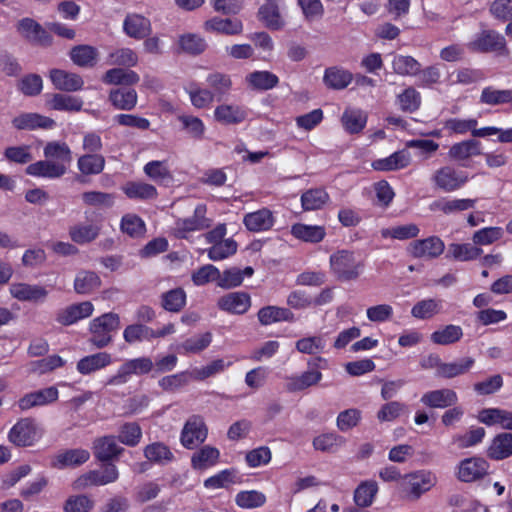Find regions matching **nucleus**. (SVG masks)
Listing matches in <instances>:
<instances>
[{"mask_svg":"<svg viewBox=\"0 0 512 512\" xmlns=\"http://www.w3.org/2000/svg\"><path fill=\"white\" fill-rule=\"evenodd\" d=\"M119 478V471L113 463H105L100 470H91L76 479L74 485L76 488H86L88 486H104L114 483Z\"/></svg>","mask_w":512,"mask_h":512,"instance_id":"obj_6","label":"nucleus"},{"mask_svg":"<svg viewBox=\"0 0 512 512\" xmlns=\"http://www.w3.org/2000/svg\"><path fill=\"white\" fill-rule=\"evenodd\" d=\"M143 452L148 461L158 465H165L174 459L170 448L162 442L147 445Z\"/></svg>","mask_w":512,"mask_h":512,"instance_id":"obj_46","label":"nucleus"},{"mask_svg":"<svg viewBox=\"0 0 512 512\" xmlns=\"http://www.w3.org/2000/svg\"><path fill=\"white\" fill-rule=\"evenodd\" d=\"M482 253L483 250L474 243H452L448 246L446 257L466 262L477 259Z\"/></svg>","mask_w":512,"mask_h":512,"instance_id":"obj_40","label":"nucleus"},{"mask_svg":"<svg viewBox=\"0 0 512 512\" xmlns=\"http://www.w3.org/2000/svg\"><path fill=\"white\" fill-rule=\"evenodd\" d=\"M259 18L265 26L272 30H279L283 27L278 7V0H266L259 9Z\"/></svg>","mask_w":512,"mask_h":512,"instance_id":"obj_38","label":"nucleus"},{"mask_svg":"<svg viewBox=\"0 0 512 512\" xmlns=\"http://www.w3.org/2000/svg\"><path fill=\"white\" fill-rule=\"evenodd\" d=\"M441 308V301L435 299H425L417 302L412 310L411 314L417 319H429L435 314L439 313Z\"/></svg>","mask_w":512,"mask_h":512,"instance_id":"obj_63","label":"nucleus"},{"mask_svg":"<svg viewBox=\"0 0 512 512\" xmlns=\"http://www.w3.org/2000/svg\"><path fill=\"white\" fill-rule=\"evenodd\" d=\"M142 438V429L136 422H127L120 426L117 439L128 447L137 446Z\"/></svg>","mask_w":512,"mask_h":512,"instance_id":"obj_59","label":"nucleus"},{"mask_svg":"<svg viewBox=\"0 0 512 512\" xmlns=\"http://www.w3.org/2000/svg\"><path fill=\"white\" fill-rule=\"evenodd\" d=\"M122 190L128 198L136 200H153L158 196L155 186L140 181L127 182Z\"/></svg>","mask_w":512,"mask_h":512,"instance_id":"obj_36","label":"nucleus"},{"mask_svg":"<svg viewBox=\"0 0 512 512\" xmlns=\"http://www.w3.org/2000/svg\"><path fill=\"white\" fill-rule=\"evenodd\" d=\"M208 434L207 426L199 415H192L184 424L180 441L187 449H193L203 443Z\"/></svg>","mask_w":512,"mask_h":512,"instance_id":"obj_9","label":"nucleus"},{"mask_svg":"<svg viewBox=\"0 0 512 512\" xmlns=\"http://www.w3.org/2000/svg\"><path fill=\"white\" fill-rule=\"evenodd\" d=\"M204 28L208 32L237 35L242 32L243 25L238 19L213 17L204 23Z\"/></svg>","mask_w":512,"mask_h":512,"instance_id":"obj_31","label":"nucleus"},{"mask_svg":"<svg viewBox=\"0 0 512 512\" xmlns=\"http://www.w3.org/2000/svg\"><path fill=\"white\" fill-rule=\"evenodd\" d=\"M93 311L94 306L90 301L72 304L58 311L56 321L61 325L69 326L91 316Z\"/></svg>","mask_w":512,"mask_h":512,"instance_id":"obj_16","label":"nucleus"},{"mask_svg":"<svg viewBox=\"0 0 512 512\" xmlns=\"http://www.w3.org/2000/svg\"><path fill=\"white\" fill-rule=\"evenodd\" d=\"M291 234L301 241L318 243L324 239L326 231L323 226L296 223L291 227Z\"/></svg>","mask_w":512,"mask_h":512,"instance_id":"obj_37","label":"nucleus"},{"mask_svg":"<svg viewBox=\"0 0 512 512\" xmlns=\"http://www.w3.org/2000/svg\"><path fill=\"white\" fill-rule=\"evenodd\" d=\"M50 79L56 89L66 92L79 91L84 85L81 76L62 69H52Z\"/></svg>","mask_w":512,"mask_h":512,"instance_id":"obj_22","label":"nucleus"},{"mask_svg":"<svg viewBox=\"0 0 512 512\" xmlns=\"http://www.w3.org/2000/svg\"><path fill=\"white\" fill-rule=\"evenodd\" d=\"M123 337L128 343H135L137 341L154 339V329L141 324H132L125 328Z\"/></svg>","mask_w":512,"mask_h":512,"instance_id":"obj_62","label":"nucleus"},{"mask_svg":"<svg viewBox=\"0 0 512 512\" xmlns=\"http://www.w3.org/2000/svg\"><path fill=\"white\" fill-rule=\"evenodd\" d=\"M243 222L250 231H266L273 226L274 217L270 210L263 208L256 212L246 214Z\"/></svg>","mask_w":512,"mask_h":512,"instance_id":"obj_34","label":"nucleus"},{"mask_svg":"<svg viewBox=\"0 0 512 512\" xmlns=\"http://www.w3.org/2000/svg\"><path fill=\"white\" fill-rule=\"evenodd\" d=\"M154 363L149 357H139L126 360L118 369L117 373L110 377L105 386H118L128 382L132 375H145L151 372Z\"/></svg>","mask_w":512,"mask_h":512,"instance_id":"obj_4","label":"nucleus"},{"mask_svg":"<svg viewBox=\"0 0 512 512\" xmlns=\"http://www.w3.org/2000/svg\"><path fill=\"white\" fill-rule=\"evenodd\" d=\"M330 269L337 280L345 282L358 279L364 263L353 252L340 250L330 256Z\"/></svg>","mask_w":512,"mask_h":512,"instance_id":"obj_1","label":"nucleus"},{"mask_svg":"<svg viewBox=\"0 0 512 512\" xmlns=\"http://www.w3.org/2000/svg\"><path fill=\"white\" fill-rule=\"evenodd\" d=\"M345 444V439L335 433H325L319 435L313 440V447L316 450L328 453H334Z\"/></svg>","mask_w":512,"mask_h":512,"instance_id":"obj_60","label":"nucleus"},{"mask_svg":"<svg viewBox=\"0 0 512 512\" xmlns=\"http://www.w3.org/2000/svg\"><path fill=\"white\" fill-rule=\"evenodd\" d=\"M93 454L103 463H110L118 459L125 449L117 444V438L113 435L98 437L93 441Z\"/></svg>","mask_w":512,"mask_h":512,"instance_id":"obj_12","label":"nucleus"},{"mask_svg":"<svg viewBox=\"0 0 512 512\" xmlns=\"http://www.w3.org/2000/svg\"><path fill=\"white\" fill-rule=\"evenodd\" d=\"M46 105L57 111L78 112L82 109L83 101L76 96L56 93L47 100Z\"/></svg>","mask_w":512,"mask_h":512,"instance_id":"obj_39","label":"nucleus"},{"mask_svg":"<svg viewBox=\"0 0 512 512\" xmlns=\"http://www.w3.org/2000/svg\"><path fill=\"white\" fill-rule=\"evenodd\" d=\"M13 126L18 130L52 129L55 121L52 118L38 113H22L12 120Z\"/></svg>","mask_w":512,"mask_h":512,"instance_id":"obj_23","label":"nucleus"},{"mask_svg":"<svg viewBox=\"0 0 512 512\" xmlns=\"http://www.w3.org/2000/svg\"><path fill=\"white\" fill-rule=\"evenodd\" d=\"M329 200V195L324 189H309L301 196L302 207L306 211L321 209Z\"/></svg>","mask_w":512,"mask_h":512,"instance_id":"obj_55","label":"nucleus"},{"mask_svg":"<svg viewBox=\"0 0 512 512\" xmlns=\"http://www.w3.org/2000/svg\"><path fill=\"white\" fill-rule=\"evenodd\" d=\"M143 171L146 176L158 184H169L173 180L166 161H150L145 164Z\"/></svg>","mask_w":512,"mask_h":512,"instance_id":"obj_44","label":"nucleus"},{"mask_svg":"<svg viewBox=\"0 0 512 512\" xmlns=\"http://www.w3.org/2000/svg\"><path fill=\"white\" fill-rule=\"evenodd\" d=\"M475 363L474 358L464 357L453 362H443L440 366L439 377L445 379H452L466 374L470 371Z\"/></svg>","mask_w":512,"mask_h":512,"instance_id":"obj_41","label":"nucleus"},{"mask_svg":"<svg viewBox=\"0 0 512 512\" xmlns=\"http://www.w3.org/2000/svg\"><path fill=\"white\" fill-rule=\"evenodd\" d=\"M467 46L473 52L508 54L504 36L494 30H483Z\"/></svg>","mask_w":512,"mask_h":512,"instance_id":"obj_5","label":"nucleus"},{"mask_svg":"<svg viewBox=\"0 0 512 512\" xmlns=\"http://www.w3.org/2000/svg\"><path fill=\"white\" fill-rule=\"evenodd\" d=\"M394 73L401 76H416L421 71V64L412 56L395 55L392 60Z\"/></svg>","mask_w":512,"mask_h":512,"instance_id":"obj_51","label":"nucleus"},{"mask_svg":"<svg viewBox=\"0 0 512 512\" xmlns=\"http://www.w3.org/2000/svg\"><path fill=\"white\" fill-rule=\"evenodd\" d=\"M123 30L131 38L144 39L151 33V22L140 14H128L123 22Z\"/></svg>","mask_w":512,"mask_h":512,"instance_id":"obj_25","label":"nucleus"},{"mask_svg":"<svg viewBox=\"0 0 512 512\" xmlns=\"http://www.w3.org/2000/svg\"><path fill=\"white\" fill-rule=\"evenodd\" d=\"M432 181L436 188L445 192H453L467 183L468 175L451 166H443L434 172Z\"/></svg>","mask_w":512,"mask_h":512,"instance_id":"obj_8","label":"nucleus"},{"mask_svg":"<svg viewBox=\"0 0 512 512\" xmlns=\"http://www.w3.org/2000/svg\"><path fill=\"white\" fill-rule=\"evenodd\" d=\"M341 122L347 132L356 134L364 129L367 116L359 109H347L341 117Z\"/></svg>","mask_w":512,"mask_h":512,"instance_id":"obj_52","label":"nucleus"},{"mask_svg":"<svg viewBox=\"0 0 512 512\" xmlns=\"http://www.w3.org/2000/svg\"><path fill=\"white\" fill-rule=\"evenodd\" d=\"M462 328L457 325H447L431 334V341L438 345H450L461 339Z\"/></svg>","mask_w":512,"mask_h":512,"instance_id":"obj_58","label":"nucleus"},{"mask_svg":"<svg viewBox=\"0 0 512 512\" xmlns=\"http://www.w3.org/2000/svg\"><path fill=\"white\" fill-rule=\"evenodd\" d=\"M101 286V279L93 271H79L74 280V290L77 294H90Z\"/></svg>","mask_w":512,"mask_h":512,"instance_id":"obj_43","label":"nucleus"},{"mask_svg":"<svg viewBox=\"0 0 512 512\" xmlns=\"http://www.w3.org/2000/svg\"><path fill=\"white\" fill-rule=\"evenodd\" d=\"M43 154L46 159L54 163H62L66 168L72 161V152L65 142H48L44 147Z\"/></svg>","mask_w":512,"mask_h":512,"instance_id":"obj_35","label":"nucleus"},{"mask_svg":"<svg viewBox=\"0 0 512 512\" xmlns=\"http://www.w3.org/2000/svg\"><path fill=\"white\" fill-rule=\"evenodd\" d=\"M207 85L211 88L212 94H215L216 101L220 102L229 93L232 87V81L229 75L220 72H214L207 76Z\"/></svg>","mask_w":512,"mask_h":512,"instance_id":"obj_45","label":"nucleus"},{"mask_svg":"<svg viewBox=\"0 0 512 512\" xmlns=\"http://www.w3.org/2000/svg\"><path fill=\"white\" fill-rule=\"evenodd\" d=\"M247 83L256 90H270L279 84V78L270 71H254L246 76Z\"/></svg>","mask_w":512,"mask_h":512,"instance_id":"obj_48","label":"nucleus"},{"mask_svg":"<svg viewBox=\"0 0 512 512\" xmlns=\"http://www.w3.org/2000/svg\"><path fill=\"white\" fill-rule=\"evenodd\" d=\"M489 469L488 462L481 457L466 458L457 466L456 477L459 481L470 483L483 478Z\"/></svg>","mask_w":512,"mask_h":512,"instance_id":"obj_11","label":"nucleus"},{"mask_svg":"<svg viewBox=\"0 0 512 512\" xmlns=\"http://www.w3.org/2000/svg\"><path fill=\"white\" fill-rule=\"evenodd\" d=\"M257 317L263 326L282 321L293 322L295 320L294 314L288 308L272 305L261 308L257 313Z\"/></svg>","mask_w":512,"mask_h":512,"instance_id":"obj_27","label":"nucleus"},{"mask_svg":"<svg viewBox=\"0 0 512 512\" xmlns=\"http://www.w3.org/2000/svg\"><path fill=\"white\" fill-rule=\"evenodd\" d=\"M512 455V433H500L494 437L487 449V456L492 460H503Z\"/></svg>","mask_w":512,"mask_h":512,"instance_id":"obj_28","label":"nucleus"},{"mask_svg":"<svg viewBox=\"0 0 512 512\" xmlns=\"http://www.w3.org/2000/svg\"><path fill=\"white\" fill-rule=\"evenodd\" d=\"M436 483L437 478L432 472L420 470L406 474L400 485L405 498L417 500L422 494L435 486Z\"/></svg>","mask_w":512,"mask_h":512,"instance_id":"obj_3","label":"nucleus"},{"mask_svg":"<svg viewBox=\"0 0 512 512\" xmlns=\"http://www.w3.org/2000/svg\"><path fill=\"white\" fill-rule=\"evenodd\" d=\"M82 200L88 206L110 208L114 204L115 196L112 193L87 191L82 194Z\"/></svg>","mask_w":512,"mask_h":512,"instance_id":"obj_64","label":"nucleus"},{"mask_svg":"<svg viewBox=\"0 0 512 512\" xmlns=\"http://www.w3.org/2000/svg\"><path fill=\"white\" fill-rule=\"evenodd\" d=\"M219 456L220 452L217 448L205 445L193 454L191 458L192 467L197 470H204L215 465Z\"/></svg>","mask_w":512,"mask_h":512,"instance_id":"obj_47","label":"nucleus"},{"mask_svg":"<svg viewBox=\"0 0 512 512\" xmlns=\"http://www.w3.org/2000/svg\"><path fill=\"white\" fill-rule=\"evenodd\" d=\"M318 362H325V360L318 357L315 360L309 361L308 366L311 369L303 372L300 376L290 377L286 389L289 392H297L318 384L322 379V373L316 369Z\"/></svg>","mask_w":512,"mask_h":512,"instance_id":"obj_13","label":"nucleus"},{"mask_svg":"<svg viewBox=\"0 0 512 512\" xmlns=\"http://www.w3.org/2000/svg\"><path fill=\"white\" fill-rule=\"evenodd\" d=\"M11 295L19 301L42 303L48 297V290L44 286L27 283H14L10 286Z\"/></svg>","mask_w":512,"mask_h":512,"instance_id":"obj_17","label":"nucleus"},{"mask_svg":"<svg viewBox=\"0 0 512 512\" xmlns=\"http://www.w3.org/2000/svg\"><path fill=\"white\" fill-rule=\"evenodd\" d=\"M220 310L231 314H244L251 306L250 295L243 291L231 292L220 297L217 301Z\"/></svg>","mask_w":512,"mask_h":512,"instance_id":"obj_15","label":"nucleus"},{"mask_svg":"<svg viewBox=\"0 0 512 512\" xmlns=\"http://www.w3.org/2000/svg\"><path fill=\"white\" fill-rule=\"evenodd\" d=\"M112 363V357L107 352H99L80 359L77 363V371L82 375H89Z\"/></svg>","mask_w":512,"mask_h":512,"instance_id":"obj_30","label":"nucleus"},{"mask_svg":"<svg viewBox=\"0 0 512 512\" xmlns=\"http://www.w3.org/2000/svg\"><path fill=\"white\" fill-rule=\"evenodd\" d=\"M214 117L220 123L235 125L246 119L247 112L238 105L222 104L216 107Z\"/></svg>","mask_w":512,"mask_h":512,"instance_id":"obj_33","label":"nucleus"},{"mask_svg":"<svg viewBox=\"0 0 512 512\" xmlns=\"http://www.w3.org/2000/svg\"><path fill=\"white\" fill-rule=\"evenodd\" d=\"M421 403L429 408H446L458 402V396L452 389L444 388L424 393Z\"/></svg>","mask_w":512,"mask_h":512,"instance_id":"obj_21","label":"nucleus"},{"mask_svg":"<svg viewBox=\"0 0 512 512\" xmlns=\"http://www.w3.org/2000/svg\"><path fill=\"white\" fill-rule=\"evenodd\" d=\"M411 162L409 151L403 149L397 151L387 158L378 159L372 162V167L377 171H393L407 167Z\"/></svg>","mask_w":512,"mask_h":512,"instance_id":"obj_29","label":"nucleus"},{"mask_svg":"<svg viewBox=\"0 0 512 512\" xmlns=\"http://www.w3.org/2000/svg\"><path fill=\"white\" fill-rule=\"evenodd\" d=\"M205 214L206 206L200 204L195 208L193 216L177 220L175 226L177 236L183 238L186 232L202 230L209 227V222L208 219L205 218Z\"/></svg>","mask_w":512,"mask_h":512,"instance_id":"obj_19","label":"nucleus"},{"mask_svg":"<svg viewBox=\"0 0 512 512\" xmlns=\"http://www.w3.org/2000/svg\"><path fill=\"white\" fill-rule=\"evenodd\" d=\"M186 305V293L178 287L171 289L161 295V306L169 312H180Z\"/></svg>","mask_w":512,"mask_h":512,"instance_id":"obj_53","label":"nucleus"},{"mask_svg":"<svg viewBox=\"0 0 512 512\" xmlns=\"http://www.w3.org/2000/svg\"><path fill=\"white\" fill-rule=\"evenodd\" d=\"M137 92L134 89L118 88L110 91L109 100L119 110H132L137 104Z\"/></svg>","mask_w":512,"mask_h":512,"instance_id":"obj_42","label":"nucleus"},{"mask_svg":"<svg viewBox=\"0 0 512 512\" xmlns=\"http://www.w3.org/2000/svg\"><path fill=\"white\" fill-rule=\"evenodd\" d=\"M377 492L378 485L375 481H364L354 492V502L358 507H369L372 505Z\"/></svg>","mask_w":512,"mask_h":512,"instance_id":"obj_54","label":"nucleus"},{"mask_svg":"<svg viewBox=\"0 0 512 512\" xmlns=\"http://www.w3.org/2000/svg\"><path fill=\"white\" fill-rule=\"evenodd\" d=\"M482 154L481 143L476 139H468L455 143L448 151L449 158L457 162H462L473 156Z\"/></svg>","mask_w":512,"mask_h":512,"instance_id":"obj_26","label":"nucleus"},{"mask_svg":"<svg viewBox=\"0 0 512 512\" xmlns=\"http://www.w3.org/2000/svg\"><path fill=\"white\" fill-rule=\"evenodd\" d=\"M70 57L80 67H92L96 63L97 50L89 45H79L71 50Z\"/></svg>","mask_w":512,"mask_h":512,"instance_id":"obj_57","label":"nucleus"},{"mask_svg":"<svg viewBox=\"0 0 512 512\" xmlns=\"http://www.w3.org/2000/svg\"><path fill=\"white\" fill-rule=\"evenodd\" d=\"M100 233L97 224H78L70 227L69 236L77 244H86L95 240Z\"/></svg>","mask_w":512,"mask_h":512,"instance_id":"obj_49","label":"nucleus"},{"mask_svg":"<svg viewBox=\"0 0 512 512\" xmlns=\"http://www.w3.org/2000/svg\"><path fill=\"white\" fill-rule=\"evenodd\" d=\"M120 318L116 313H105L90 323V343L97 348L106 347L111 341V333L119 328Z\"/></svg>","mask_w":512,"mask_h":512,"instance_id":"obj_2","label":"nucleus"},{"mask_svg":"<svg viewBox=\"0 0 512 512\" xmlns=\"http://www.w3.org/2000/svg\"><path fill=\"white\" fill-rule=\"evenodd\" d=\"M41 436L40 429L31 418L19 420L10 430L8 438L11 443L19 447L31 446Z\"/></svg>","mask_w":512,"mask_h":512,"instance_id":"obj_7","label":"nucleus"},{"mask_svg":"<svg viewBox=\"0 0 512 512\" xmlns=\"http://www.w3.org/2000/svg\"><path fill=\"white\" fill-rule=\"evenodd\" d=\"M25 172L27 175L34 177L58 179L66 173V167H64L62 163H54L53 161L45 158V160H39L35 163L29 164L26 167Z\"/></svg>","mask_w":512,"mask_h":512,"instance_id":"obj_20","label":"nucleus"},{"mask_svg":"<svg viewBox=\"0 0 512 512\" xmlns=\"http://www.w3.org/2000/svg\"><path fill=\"white\" fill-rule=\"evenodd\" d=\"M102 80L106 84L130 86L138 83L140 77L135 71L113 68L104 74Z\"/></svg>","mask_w":512,"mask_h":512,"instance_id":"obj_50","label":"nucleus"},{"mask_svg":"<svg viewBox=\"0 0 512 512\" xmlns=\"http://www.w3.org/2000/svg\"><path fill=\"white\" fill-rule=\"evenodd\" d=\"M17 32L27 41L40 46H50L52 36L34 19L25 17L16 24Z\"/></svg>","mask_w":512,"mask_h":512,"instance_id":"obj_10","label":"nucleus"},{"mask_svg":"<svg viewBox=\"0 0 512 512\" xmlns=\"http://www.w3.org/2000/svg\"><path fill=\"white\" fill-rule=\"evenodd\" d=\"M353 80V75L348 70L333 66L325 70L323 83L329 89L342 90Z\"/></svg>","mask_w":512,"mask_h":512,"instance_id":"obj_32","label":"nucleus"},{"mask_svg":"<svg viewBox=\"0 0 512 512\" xmlns=\"http://www.w3.org/2000/svg\"><path fill=\"white\" fill-rule=\"evenodd\" d=\"M94 500L85 494L69 496L64 504V512H90L94 508Z\"/></svg>","mask_w":512,"mask_h":512,"instance_id":"obj_61","label":"nucleus"},{"mask_svg":"<svg viewBox=\"0 0 512 512\" xmlns=\"http://www.w3.org/2000/svg\"><path fill=\"white\" fill-rule=\"evenodd\" d=\"M78 169L84 175H96L103 171L105 158L100 154H86L79 157Z\"/></svg>","mask_w":512,"mask_h":512,"instance_id":"obj_56","label":"nucleus"},{"mask_svg":"<svg viewBox=\"0 0 512 512\" xmlns=\"http://www.w3.org/2000/svg\"><path fill=\"white\" fill-rule=\"evenodd\" d=\"M58 399V390L51 386L25 394L18 401L21 410H28L38 406L50 404Z\"/></svg>","mask_w":512,"mask_h":512,"instance_id":"obj_18","label":"nucleus"},{"mask_svg":"<svg viewBox=\"0 0 512 512\" xmlns=\"http://www.w3.org/2000/svg\"><path fill=\"white\" fill-rule=\"evenodd\" d=\"M89 458L90 453L85 449H68L56 454L52 459L51 465L58 469L77 467L87 462Z\"/></svg>","mask_w":512,"mask_h":512,"instance_id":"obj_24","label":"nucleus"},{"mask_svg":"<svg viewBox=\"0 0 512 512\" xmlns=\"http://www.w3.org/2000/svg\"><path fill=\"white\" fill-rule=\"evenodd\" d=\"M444 249V242L437 236L415 240L409 245V252L415 258H437L443 253Z\"/></svg>","mask_w":512,"mask_h":512,"instance_id":"obj_14","label":"nucleus"}]
</instances>
